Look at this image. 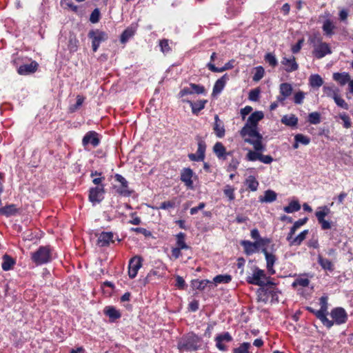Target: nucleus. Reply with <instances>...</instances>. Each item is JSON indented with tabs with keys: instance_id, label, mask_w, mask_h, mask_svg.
Returning <instances> with one entry per match:
<instances>
[{
	"instance_id": "1",
	"label": "nucleus",
	"mask_w": 353,
	"mask_h": 353,
	"mask_svg": "<svg viewBox=\"0 0 353 353\" xmlns=\"http://www.w3.org/2000/svg\"><path fill=\"white\" fill-rule=\"evenodd\" d=\"M263 117L264 114L261 111H256L250 115L245 125L239 132L245 143H248L249 139L251 141L263 139V136L258 130V123Z\"/></svg>"
},
{
	"instance_id": "2",
	"label": "nucleus",
	"mask_w": 353,
	"mask_h": 353,
	"mask_svg": "<svg viewBox=\"0 0 353 353\" xmlns=\"http://www.w3.org/2000/svg\"><path fill=\"white\" fill-rule=\"evenodd\" d=\"M248 143L253 146L254 150H249L246 154V159L250 161H260L265 164H270L274 159L270 155L263 154L265 150V145L263 143V139L248 140Z\"/></svg>"
},
{
	"instance_id": "3",
	"label": "nucleus",
	"mask_w": 353,
	"mask_h": 353,
	"mask_svg": "<svg viewBox=\"0 0 353 353\" xmlns=\"http://www.w3.org/2000/svg\"><path fill=\"white\" fill-rule=\"evenodd\" d=\"M279 293L280 292L276 284L271 281H268L266 284L261 286L257 290V301L263 303L278 302Z\"/></svg>"
},
{
	"instance_id": "4",
	"label": "nucleus",
	"mask_w": 353,
	"mask_h": 353,
	"mask_svg": "<svg viewBox=\"0 0 353 353\" xmlns=\"http://www.w3.org/2000/svg\"><path fill=\"white\" fill-rule=\"evenodd\" d=\"M202 339L193 332L183 335L178 341L177 347L180 352H193L201 346Z\"/></svg>"
},
{
	"instance_id": "5",
	"label": "nucleus",
	"mask_w": 353,
	"mask_h": 353,
	"mask_svg": "<svg viewBox=\"0 0 353 353\" xmlns=\"http://www.w3.org/2000/svg\"><path fill=\"white\" fill-rule=\"evenodd\" d=\"M310 43L313 47L312 54L316 59H322L327 54L332 53L330 46L328 43L322 41V38L314 34L309 39Z\"/></svg>"
},
{
	"instance_id": "6",
	"label": "nucleus",
	"mask_w": 353,
	"mask_h": 353,
	"mask_svg": "<svg viewBox=\"0 0 353 353\" xmlns=\"http://www.w3.org/2000/svg\"><path fill=\"white\" fill-rule=\"evenodd\" d=\"M31 260L36 265H41L52 261V248L50 245L40 246L31 253Z\"/></svg>"
},
{
	"instance_id": "7",
	"label": "nucleus",
	"mask_w": 353,
	"mask_h": 353,
	"mask_svg": "<svg viewBox=\"0 0 353 353\" xmlns=\"http://www.w3.org/2000/svg\"><path fill=\"white\" fill-rule=\"evenodd\" d=\"M268 281H270V277L266 275L265 270L260 269L256 265L251 267V272L246 277L248 283L259 287L266 284Z\"/></svg>"
},
{
	"instance_id": "8",
	"label": "nucleus",
	"mask_w": 353,
	"mask_h": 353,
	"mask_svg": "<svg viewBox=\"0 0 353 353\" xmlns=\"http://www.w3.org/2000/svg\"><path fill=\"white\" fill-rule=\"evenodd\" d=\"M331 210L327 205L320 206L315 212V216L319 223L321 225V229L323 230L331 229L332 222L327 221L325 217L330 213Z\"/></svg>"
},
{
	"instance_id": "9",
	"label": "nucleus",
	"mask_w": 353,
	"mask_h": 353,
	"mask_svg": "<svg viewBox=\"0 0 353 353\" xmlns=\"http://www.w3.org/2000/svg\"><path fill=\"white\" fill-rule=\"evenodd\" d=\"M270 241L268 239H261L260 241H256L255 242L243 240L241 241V245L243 247L245 254L250 256L255 253L259 246L265 245L270 243Z\"/></svg>"
},
{
	"instance_id": "10",
	"label": "nucleus",
	"mask_w": 353,
	"mask_h": 353,
	"mask_svg": "<svg viewBox=\"0 0 353 353\" xmlns=\"http://www.w3.org/2000/svg\"><path fill=\"white\" fill-rule=\"evenodd\" d=\"M88 37L92 39V48L97 52L101 43L108 39L107 33L99 30H92L88 33Z\"/></svg>"
},
{
	"instance_id": "11",
	"label": "nucleus",
	"mask_w": 353,
	"mask_h": 353,
	"mask_svg": "<svg viewBox=\"0 0 353 353\" xmlns=\"http://www.w3.org/2000/svg\"><path fill=\"white\" fill-rule=\"evenodd\" d=\"M105 185L101 184L99 186L91 188L89 190V201L93 205L101 203L104 199Z\"/></svg>"
},
{
	"instance_id": "12",
	"label": "nucleus",
	"mask_w": 353,
	"mask_h": 353,
	"mask_svg": "<svg viewBox=\"0 0 353 353\" xmlns=\"http://www.w3.org/2000/svg\"><path fill=\"white\" fill-rule=\"evenodd\" d=\"M330 316L332 318V321L334 324L341 325L346 323L347 320V314L345 310L341 307H334L331 310Z\"/></svg>"
},
{
	"instance_id": "13",
	"label": "nucleus",
	"mask_w": 353,
	"mask_h": 353,
	"mask_svg": "<svg viewBox=\"0 0 353 353\" xmlns=\"http://www.w3.org/2000/svg\"><path fill=\"white\" fill-rule=\"evenodd\" d=\"M319 304L321 305V308L319 310L320 312H319L321 317H323L324 322L326 323V327L330 329L334 325V322L329 320L327 318V315L328 314V303H327V296H323L319 299Z\"/></svg>"
},
{
	"instance_id": "14",
	"label": "nucleus",
	"mask_w": 353,
	"mask_h": 353,
	"mask_svg": "<svg viewBox=\"0 0 353 353\" xmlns=\"http://www.w3.org/2000/svg\"><path fill=\"white\" fill-rule=\"evenodd\" d=\"M100 143L99 134L95 131L88 132L82 139V145L85 149L88 145H91L93 148L97 147Z\"/></svg>"
},
{
	"instance_id": "15",
	"label": "nucleus",
	"mask_w": 353,
	"mask_h": 353,
	"mask_svg": "<svg viewBox=\"0 0 353 353\" xmlns=\"http://www.w3.org/2000/svg\"><path fill=\"white\" fill-rule=\"evenodd\" d=\"M142 266V258L139 256L132 257L128 265V275L130 279H134L137 276L139 270Z\"/></svg>"
},
{
	"instance_id": "16",
	"label": "nucleus",
	"mask_w": 353,
	"mask_h": 353,
	"mask_svg": "<svg viewBox=\"0 0 353 353\" xmlns=\"http://www.w3.org/2000/svg\"><path fill=\"white\" fill-rule=\"evenodd\" d=\"M198 148L197 151L195 154H189L188 157L191 161H203L205 158V152L206 149L205 142L201 139H198Z\"/></svg>"
},
{
	"instance_id": "17",
	"label": "nucleus",
	"mask_w": 353,
	"mask_h": 353,
	"mask_svg": "<svg viewBox=\"0 0 353 353\" xmlns=\"http://www.w3.org/2000/svg\"><path fill=\"white\" fill-rule=\"evenodd\" d=\"M214 341L216 342V347L221 351L225 352L227 351L228 347L225 345L223 344V342H231L232 341V337L231 334L226 332L220 334H218Z\"/></svg>"
},
{
	"instance_id": "18",
	"label": "nucleus",
	"mask_w": 353,
	"mask_h": 353,
	"mask_svg": "<svg viewBox=\"0 0 353 353\" xmlns=\"http://www.w3.org/2000/svg\"><path fill=\"white\" fill-rule=\"evenodd\" d=\"M262 252L265 255L266 260V268L270 274L272 275L275 274V270L274 265L277 260L276 256L273 254L269 252L266 248L262 249Z\"/></svg>"
},
{
	"instance_id": "19",
	"label": "nucleus",
	"mask_w": 353,
	"mask_h": 353,
	"mask_svg": "<svg viewBox=\"0 0 353 353\" xmlns=\"http://www.w3.org/2000/svg\"><path fill=\"white\" fill-rule=\"evenodd\" d=\"M193 174V171L190 168H183L181 172L180 179L189 189L194 188L193 181L192 179Z\"/></svg>"
},
{
	"instance_id": "20",
	"label": "nucleus",
	"mask_w": 353,
	"mask_h": 353,
	"mask_svg": "<svg viewBox=\"0 0 353 353\" xmlns=\"http://www.w3.org/2000/svg\"><path fill=\"white\" fill-rule=\"evenodd\" d=\"M114 233L112 232H102L98 235L97 245L100 247L108 246L114 243Z\"/></svg>"
},
{
	"instance_id": "21",
	"label": "nucleus",
	"mask_w": 353,
	"mask_h": 353,
	"mask_svg": "<svg viewBox=\"0 0 353 353\" xmlns=\"http://www.w3.org/2000/svg\"><path fill=\"white\" fill-rule=\"evenodd\" d=\"M281 64L284 65V69L288 72L296 71L299 68V65L293 56L290 58L283 57L281 60Z\"/></svg>"
},
{
	"instance_id": "22",
	"label": "nucleus",
	"mask_w": 353,
	"mask_h": 353,
	"mask_svg": "<svg viewBox=\"0 0 353 353\" xmlns=\"http://www.w3.org/2000/svg\"><path fill=\"white\" fill-rule=\"evenodd\" d=\"M38 65L35 61H32L30 63L20 65L17 72L21 75H28L34 73L37 70Z\"/></svg>"
},
{
	"instance_id": "23",
	"label": "nucleus",
	"mask_w": 353,
	"mask_h": 353,
	"mask_svg": "<svg viewBox=\"0 0 353 353\" xmlns=\"http://www.w3.org/2000/svg\"><path fill=\"white\" fill-rule=\"evenodd\" d=\"M213 130L216 136L219 138H222L225 136V128L222 121L220 120L219 116L215 114L214 116V123Z\"/></svg>"
},
{
	"instance_id": "24",
	"label": "nucleus",
	"mask_w": 353,
	"mask_h": 353,
	"mask_svg": "<svg viewBox=\"0 0 353 353\" xmlns=\"http://www.w3.org/2000/svg\"><path fill=\"white\" fill-rule=\"evenodd\" d=\"M229 79L228 76L225 74L223 76H222L220 79L216 80L215 82L213 90H212V94L216 95L221 92V91L223 90L227 81Z\"/></svg>"
},
{
	"instance_id": "25",
	"label": "nucleus",
	"mask_w": 353,
	"mask_h": 353,
	"mask_svg": "<svg viewBox=\"0 0 353 353\" xmlns=\"http://www.w3.org/2000/svg\"><path fill=\"white\" fill-rule=\"evenodd\" d=\"M103 313L105 316L109 317L110 321L112 322L120 319L121 316L119 310H117L113 306H106L103 310Z\"/></svg>"
},
{
	"instance_id": "26",
	"label": "nucleus",
	"mask_w": 353,
	"mask_h": 353,
	"mask_svg": "<svg viewBox=\"0 0 353 353\" xmlns=\"http://www.w3.org/2000/svg\"><path fill=\"white\" fill-rule=\"evenodd\" d=\"M317 261L323 270L330 272L334 270V263L330 259L323 257L321 254L318 255Z\"/></svg>"
},
{
	"instance_id": "27",
	"label": "nucleus",
	"mask_w": 353,
	"mask_h": 353,
	"mask_svg": "<svg viewBox=\"0 0 353 353\" xmlns=\"http://www.w3.org/2000/svg\"><path fill=\"white\" fill-rule=\"evenodd\" d=\"M213 151L219 159H226L230 152H226L225 146L221 142H217L213 147Z\"/></svg>"
},
{
	"instance_id": "28",
	"label": "nucleus",
	"mask_w": 353,
	"mask_h": 353,
	"mask_svg": "<svg viewBox=\"0 0 353 353\" xmlns=\"http://www.w3.org/2000/svg\"><path fill=\"white\" fill-rule=\"evenodd\" d=\"M309 233L308 230H305L302 231L300 234H299L296 237L293 238V236H291L290 239H287L289 242L290 245H300L302 242L305 239L307 235Z\"/></svg>"
},
{
	"instance_id": "29",
	"label": "nucleus",
	"mask_w": 353,
	"mask_h": 353,
	"mask_svg": "<svg viewBox=\"0 0 353 353\" xmlns=\"http://www.w3.org/2000/svg\"><path fill=\"white\" fill-rule=\"evenodd\" d=\"M298 117L293 114H285L283 116V117L281 119V122L289 127H296L298 124Z\"/></svg>"
},
{
	"instance_id": "30",
	"label": "nucleus",
	"mask_w": 353,
	"mask_h": 353,
	"mask_svg": "<svg viewBox=\"0 0 353 353\" xmlns=\"http://www.w3.org/2000/svg\"><path fill=\"white\" fill-rule=\"evenodd\" d=\"M335 28V25L334 24L333 21H331L330 19H327L323 21L322 29L325 35L328 37L333 35L334 33V30Z\"/></svg>"
},
{
	"instance_id": "31",
	"label": "nucleus",
	"mask_w": 353,
	"mask_h": 353,
	"mask_svg": "<svg viewBox=\"0 0 353 353\" xmlns=\"http://www.w3.org/2000/svg\"><path fill=\"white\" fill-rule=\"evenodd\" d=\"M333 79L337 81L341 85H344L350 80V76L347 72H335L333 74Z\"/></svg>"
},
{
	"instance_id": "32",
	"label": "nucleus",
	"mask_w": 353,
	"mask_h": 353,
	"mask_svg": "<svg viewBox=\"0 0 353 353\" xmlns=\"http://www.w3.org/2000/svg\"><path fill=\"white\" fill-rule=\"evenodd\" d=\"M187 102L190 104L192 112L194 114H197L201 110H202L207 103V100H199L196 102H193L191 101H187Z\"/></svg>"
},
{
	"instance_id": "33",
	"label": "nucleus",
	"mask_w": 353,
	"mask_h": 353,
	"mask_svg": "<svg viewBox=\"0 0 353 353\" xmlns=\"http://www.w3.org/2000/svg\"><path fill=\"white\" fill-rule=\"evenodd\" d=\"M308 219L305 217L303 219H300L298 221H295L293 225L291 227L289 233L287 235L286 239H290L292 236H294L296 231L302 225H305Z\"/></svg>"
},
{
	"instance_id": "34",
	"label": "nucleus",
	"mask_w": 353,
	"mask_h": 353,
	"mask_svg": "<svg viewBox=\"0 0 353 353\" xmlns=\"http://www.w3.org/2000/svg\"><path fill=\"white\" fill-rule=\"evenodd\" d=\"M136 32L135 26H130L127 28L121 34L120 41L122 43H126L130 38H131Z\"/></svg>"
},
{
	"instance_id": "35",
	"label": "nucleus",
	"mask_w": 353,
	"mask_h": 353,
	"mask_svg": "<svg viewBox=\"0 0 353 353\" xmlns=\"http://www.w3.org/2000/svg\"><path fill=\"white\" fill-rule=\"evenodd\" d=\"M212 283V282L208 279H194L192 281V288L199 290H203L208 284Z\"/></svg>"
},
{
	"instance_id": "36",
	"label": "nucleus",
	"mask_w": 353,
	"mask_h": 353,
	"mask_svg": "<svg viewBox=\"0 0 353 353\" xmlns=\"http://www.w3.org/2000/svg\"><path fill=\"white\" fill-rule=\"evenodd\" d=\"M276 193L271 190H266L263 197H260L261 202L271 203L276 199Z\"/></svg>"
},
{
	"instance_id": "37",
	"label": "nucleus",
	"mask_w": 353,
	"mask_h": 353,
	"mask_svg": "<svg viewBox=\"0 0 353 353\" xmlns=\"http://www.w3.org/2000/svg\"><path fill=\"white\" fill-rule=\"evenodd\" d=\"M292 86L289 83H282L279 85V93L288 98L292 93Z\"/></svg>"
},
{
	"instance_id": "38",
	"label": "nucleus",
	"mask_w": 353,
	"mask_h": 353,
	"mask_svg": "<svg viewBox=\"0 0 353 353\" xmlns=\"http://www.w3.org/2000/svg\"><path fill=\"white\" fill-rule=\"evenodd\" d=\"M309 81L312 88H319L323 83V80L319 74H312L309 78Z\"/></svg>"
},
{
	"instance_id": "39",
	"label": "nucleus",
	"mask_w": 353,
	"mask_h": 353,
	"mask_svg": "<svg viewBox=\"0 0 353 353\" xmlns=\"http://www.w3.org/2000/svg\"><path fill=\"white\" fill-rule=\"evenodd\" d=\"M248 188L251 191H256L259 187V182L254 176H249L245 182Z\"/></svg>"
},
{
	"instance_id": "40",
	"label": "nucleus",
	"mask_w": 353,
	"mask_h": 353,
	"mask_svg": "<svg viewBox=\"0 0 353 353\" xmlns=\"http://www.w3.org/2000/svg\"><path fill=\"white\" fill-rule=\"evenodd\" d=\"M301 209V205L298 201H291L288 205L283 208V210L286 213H293L298 212Z\"/></svg>"
},
{
	"instance_id": "41",
	"label": "nucleus",
	"mask_w": 353,
	"mask_h": 353,
	"mask_svg": "<svg viewBox=\"0 0 353 353\" xmlns=\"http://www.w3.org/2000/svg\"><path fill=\"white\" fill-rule=\"evenodd\" d=\"M232 281V276L229 274H219L214 277L212 281L215 285L219 283H228Z\"/></svg>"
},
{
	"instance_id": "42",
	"label": "nucleus",
	"mask_w": 353,
	"mask_h": 353,
	"mask_svg": "<svg viewBox=\"0 0 353 353\" xmlns=\"http://www.w3.org/2000/svg\"><path fill=\"white\" fill-rule=\"evenodd\" d=\"M207 67L212 72H222L226 70H229V69L232 68V65L230 62H228V63H225V65L223 66L222 68H217L212 62H210L207 64Z\"/></svg>"
},
{
	"instance_id": "43",
	"label": "nucleus",
	"mask_w": 353,
	"mask_h": 353,
	"mask_svg": "<svg viewBox=\"0 0 353 353\" xmlns=\"http://www.w3.org/2000/svg\"><path fill=\"white\" fill-rule=\"evenodd\" d=\"M323 93L327 97H331L334 99L336 96L339 94V89L334 88V86H327L325 85L323 88Z\"/></svg>"
},
{
	"instance_id": "44",
	"label": "nucleus",
	"mask_w": 353,
	"mask_h": 353,
	"mask_svg": "<svg viewBox=\"0 0 353 353\" xmlns=\"http://www.w3.org/2000/svg\"><path fill=\"white\" fill-rule=\"evenodd\" d=\"M79 47V41L77 39V37L73 35L70 34L69 37V41H68V48L70 52H76L78 50Z\"/></svg>"
},
{
	"instance_id": "45",
	"label": "nucleus",
	"mask_w": 353,
	"mask_h": 353,
	"mask_svg": "<svg viewBox=\"0 0 353 353\" xmlns=\"http://www.w3.org/2000/svg\"><path fill=\"white\" fill-rule=\"evenodd\" d=\"M185 234L183 232H180L176 235V245L179 249H188L189 246L185 242Z\"/></svg>"
},
{
	"instance_id": "46",
	"label": "nucleus",
	"mask_w": 353,
	"mask_h": 353,
	"mask_svg": "<svg viewBox=\"0 0 353 353\" xmlns=\"http://www.w3.org/2000/svg\"><path fill=\"white\" fill-rule=\"evenodd\" d=\"M14 260L9 256L5 255L3 256V261L1 264L2 269L4 271L10 270L12 267L14 265Z\"/></svg>"
},
{
	"instance_id": "47",
	"label": "nucleus",
	"mask_w": 353,
	"mask_h": 353,
	"mask_svg": "<svg viewBox=\"0 0 353 353\" xmlns=\"http://www.w3.org/2000/svg\"><path fill=\"white\" fill-rule=\"evenodd\" d=\"M310 282V280L305 276L299 277L294 280V281L292 284V286L293 288H296L297 286L305 288L309 285Z\"/></svg>"
},
{
	"instance_id": "48",
	"label": "nucleus",
	"mask_w": 353,
	"mask_h": 353,
	"mask_svg": "<svg viewBox=\"0 0 353 353\" xmlns=\"http://www.w3.org/2000/svg\"><path fill=\"white\" fill-rule=\"evenodd\" d=\"M308 122L311 124L316 125L321 122V114L318 112H313L308 115Z\"/></svg>"
},
{
	"instance_id": "49",
	"label": "nucleus",
	"mask_w": 353,
	"mask_h": 353,
	"mask_svg": "<svg viewBox=\"0 0 353 353\" xmlns=\"http://www.w3.org/2000/svg\"><path fill=\"white\" fill-rule=\"evenodd\" d=\"M250 346V343L244 342L241 343L239 347L234 348L232 353H249Z\"/></svg>"
},
{
	"instance_id": "50",
	"label": "nucleus",
	"mask_w": 353,
	"mask_h": 353,
	"mask_svg": "<svg viewBox=\"0 0 353 353\" xmlns=\"http://www.w3.org/2000/svg\"><path fill=\"white\" fill-rule=\"evenodd\" d=\"M0 211L3 214H5L7 216H9L12 214H14L17 212V209H16L14 205H6V206L2 208L0 210Z\"/></svg>"
},
{
	"instance_id": "51",
	"label": "nucleus",
	"mask_w": 353,
	"mask_h": 353,
	"mask_svg": "<svg viewBox=\"0 0 353 353\" xmlns=\"http://www.w3.org/2000/svg\"><path fill=\"white\" fill-rule=\"evenodd\" d=\"M305 97V93L303 91H298L294 94L293 101L295 104L301 105L303 103Z\"/></svg>"
},
{
	"instance_id": "52",
	"label": "nucleus",
	"mask_w": 353,
	"mask_h": 353,
	"mask_svg": "<svg viewBox=\"0 0 353 353\" xmlns=\"http://www.w3.org/2000/svg\"><path fill=\"white\" fill-rule=\"evenodd\" d=\"M190 86L191 88L192 94L195 93V94H205V89L204 86H203L201 85L190 83Z\"/></svg>"
},
{
	"instance_id": "53",
	"label": "nucleus",
	"mask_w": 353,
	"mask_h": 353,
	"mask_svg": "<svg viewBox=\"0 0 353 353\" xmlns=\"http://www.w3.org/2000/svg\"><path fill=\"white\" fill-rule=\"evenodd\" d=\"M85 98L81 95H77V101L76 103L74 105H72L70 107V111L71 112H74L76 110H77L83 104Z\"/></svg>"
},
{
	"instance_id": "54",
	"label": "nucleus",
	"mask_w": 353,
	"mask_h": 353,
	"mask_svg": "<svg viewBox=\"0 0 353 353\" xmlns=\"http://www.w3.org/2000/svg\"><path fill=\"white\" fill-rule=\"evenodd\" d=\"M265 60L272 67H275L278 64V61L276 57L272 53H267L265 56Z\"/></svg>"
},
{
	"instance_id": "55",
	"label": "nucleus",
	"mask_w": 353,
	"mask_h": 353,
	"mask_svg": "<svg viewBox=\"0 0 353 353\" xmlns=\"http://www.w3.org/2000/svg\"><path fill=\"white\" fill-rule=\"evenodd\" d=\"M223 192L230 201H233L235 199L234 189L230 185H227L223 190Z\"/></svg>"
},
{
	"instance_id": "56",
	"label": "nucleus",
	"mask_w": 353,
	"mask_h": 353,
	"mask_svg": "<svg viewBox=\"0 0 353 353\" xmlns=\"http://www.w3.org/2000/svg\"><path fill=\"white\" fill-rule=\"evenodd\" d=\"M339 117L343 121L344 128H349L351 127V125H352L351 119H350V117L345 112L339 114Z\"/></svg>"
},
{
	"instance_id": "57",
	"label": "nucleus",
	"mask_w": 353,
	"mask_h": 353,
	"mask_svg": "<svg viewBox=\"0 0 353 353\" xmlns=\"http://www.w3.org/2000/svg\"><path fill=\"white\" fill-rule=\"evenodd\" d=\"M294 139L297 143H300L303 145H308L310 142V139L302 134H297L295 135Z\"/></svg>"
},
{
	"instance_id": "58",
	"label": "nucleus",
	"mask_w": 353,
	"mask_h": 353,
	"mask_svg": "<svg viewBox=\"0 0 353 353\" xmlns=\"http://www.w3.org/2000/svg\"><path fill=\"white\" fill-rule=\"evenodd\" d=\"M176 206L175 199L171 201H164L161 203L158 209L159 210H168L170 208H174Z\"/></svg>"
},
{
	"instance_id": "59",
	"label": "nucleus",
	"mask_w": 353,
	"mask_h": 353,
	"mask_svg": "<svg viewBox=\"0 0 353 353\" xmlns=\"http://www.w3.org/2000/svg\"><path fill=\"white\" fill-rule=\"evenodd\" d=\"M334 101L336 103V104L345 110H348L349 106L348 104L343 99H342L339 94L334 97Z\"/></svg>"
},
{
	"instance_id": "60",
	"label": "nucleus",
	"mask_w": 353,
	"mask_h": 353,
	"mask_svg": "<svg viewBox=\"0 0 353 353\" xmlns=\"http://www.w3.org/2000/svg\"><path fill=\"white\" fill-rule=\"evenodd\" d=\"M100 19V11L98 8H95L90 16V21L92 23H96L99 21Z\"/></svg>"
},
{
	"instance_id": "61",
	"label": "nucleus",
	"mask_w": 353,
	"mask_h": 353,
	"mask_svg": "<svg viewBox=\"0 0 353 353\" xmlns=\"http://www.w3.org/2000/svg\"><path fill=\"white\" fill-rule=\"evenodd\" d=\"M260 90L259 88H255L250 91L249 99L252 101H257L259 99Z\"/></svg>"
},
{
	"instance_id": "62",
	"label": "nucleus",
	"mask_w": 353,
	"mask_h": 353,
	"mask_svg": "<svg viewBox=\"0 0 353 353\" xmlns=\"http://www.w3.org/2000/svg\"><path fill=\"white\" fill-rule=\"evenodd\" d=\"M264 75V69L261 67H257L256 68V72L254 73L253 76V80L255 81H258L261 80Z\"/></svg>"
},
{
	"instance_id": "63",
	"label": "nucleus",
	"mask_w": 353,
	"mask_h": 353,
	"mask_svg": "<svg viewBox=\"0 0 353 353\" xmlns=\"http://www.w3.org/2000/svg\"><path fill=\"white\" fill-rule=\"evenodd\" d=\"M117 192L120 195L124 196H130L132 194V191L129 190L128 185L127 186V188H124V186H121L117 189Z\"/></svg>"
},
{
	"instance_id": "64",
	"label": "nucleus",
	"mask_w": 353,
	"mask_h": 353,
	"mask_svg": "<svg viewBox=\"0 0 353 353\" xmlns=\"http://www.w3.org/2000/svg\"><path fill=\"white\" fill-rule=\"evenodd\" d=\"M159 46H160L161 50L163 52H168L170 50L169 43H168V41L167 39H163V40L160 41Z\"/></svg>"
}]
</instances>
